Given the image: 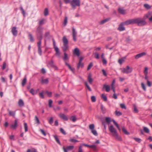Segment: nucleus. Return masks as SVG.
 I'll list each match as a JSON object with an SVG mask.
<instances>
[{
  "mask_svg": "<svg viewBox=\"0 0 152 152\" xmlns=\"http://www.w3.org/2000/svg\"><path fill=\"white\" fill-rule=\"evenodd\" d=\"M109 131L111 133L112 135L115 139L119 141L122 140V139L118 134L116 129L114 127L113 125H111L108 127Z\"/></svg>",
  "mask_w": 152,
  "mask_h": 152,
  "instance_id": "obj_1",
  "label": "nucleus"
},
{
  "mask_svg": "<svg viewBox=\"0 0 152 152\" xmlns=\"http://www.w3.org/2000/svg\"><path fill=\"white\" fill-rule=\"evenodd\" d=\"M72 8L75 9L76 6H79L80 5V0H72L70 3Z\"/></svg>",
  "mask_w": 152,
  "mask_h": 152,
  "instance_id": "obj_2",
  "label": "nucleus"
},
{
  "mask_svg": "<svg viewBox=\"0 0 152 152\" xmlns=\"http://www.w3.org/2000/svg\"><path fill=\"white\" fill-rule=\"evenodd\" d=\"M136 23L139 26H142L145 25L146 22L144 19L142 18H136Z\"/></svg>",
  "mask_w": 152,
  "mask_h": 152,
  "instance_id": "obj_3",
  "label": "nucleus"
},
{
  "mask_svg": "<svg viewBox=\"0 0 152 152\" xmlns=\"http://www.w3.org/2000/svg\"><path fill=\"white\" fill-rule=\"evenodd\" d=\"M62 40L63 42V49L64 51H66L68 48V40L65 37H63Z\"/></svg>",
  "mask_w": 152,
  "mask_h": 152,
  "instance_id": "obj_4",
  "label": "nucleus"
},
{
  "mask_svg": "<svg viewBox=\"0 0 152 152\" xmlns=\"http://www.w3.org/2000/svg\"><path fill=\"white\" fill-rule=\"evenodd\" d=\"M132 71V68L128 66L122 69V72L124 73L129 74L131 73Z\"/></svg>",
  "mask_w": 152,
  "mask_h": 152,
  "instance_id": "obj_5",
  "label": "nucleus"
},
{
  "mask_svg": "<svg viewBox=\"0 0 152 152\" xmlns=\"http://www.w3.org/2000/svg\"><path fill=\"white\" fill-rule=\"evenodd\" d=\"M95 126L94 124H90L89 126V129L91 131V132L95 136H97L98 133L96 130L94 129Z\"/></svg>",
  "mask_w": 152,
  "mask_h": 152,
  "instance_id": "obj_6",
  "label": "nucleus"
},
{
  "mask_svg": "<svg viewBox=\"0 0 152 152\" xmlns=\"http://www.w3.org/2000/svg\"><path fill=\"white\" fill-rule=\"evenodd\" d=\"M136 18L128 20L124 22V25H127L129 24H133L136 23Z\"/></svg>",
  "mask_w": 152,
  "mask_h": 152,
  "instance_id": "obj_7",
  "label": "nucleus"
},
{
  "mask_svg": "<svg viewBox=\"0 0 152 152\" xmlns=\"http://www.w3.org/2000/svg\"><path fill=\"white\" fill-rule=\"evenodd\" d=\"M42 39V36H41L40 39L39 41L37 42V45L38 47V52L40 55H41L42 54V50L41 47V40Z\"/></svg>",
  "mask_w": 152,
  "mask_h": 152,
  "instance_id": "obj_8",
  "label": "nucleus"
},
{
  "mask_svg": "<svg viewBox=\"0 0 152 152\" xmlns=\"http://www.w3.org/2000/svg\"><path fill=\"white\" fill-rule=\"evenodd\" d=\"M74 146L73 145H70L67 146L65 148L64 147H63V149L64 152H68V151L72 150L73 149Z\"/></svg>",
  "mask_w": 152,
  "mask_h": 152,
  "instance_id": "obj_9",
  "label": "nucleus"
},
{
  "mask_svg": "<svg viewBox=\"0 0 152 152\" xmlns=\"http://www.w3.org/2000/svg\"><path fill=\"white\" fill-rule=\"evenodd\" d=\"M18 126V121L16 119L14 121V123L10 125V128L13 129H16Z\"/></svg>",
  "mask_w": 152,
  "mask_h": 152,
  "instance_id": "obj_10",
  "label": "nucleus"
},
{
  "mask_svg": "<svg viewBox=\"0 0 152 152\" xmlns=\"http://www.w3.org/2000/svg\"><path fill=\"white\" fill-rule=\"evenodd\" d=\"M146 53L145 52H143L135 56V58L136 59H138L140 57H142L143 56L146 55Z\"/></svg>",
  "mask_w": 152,
  "mask_h": 152,
  "instance_id": "obj_11",
  "label": "nucleus"
},
{
  "mask_svg": "<svg viewBox=\"0 0 152 152\" xmlns=\"http://www.w3.org/2000/svg\"><path fill=\"white\" fill-rule=\"evenodd\" d=\"M124 22L121 23L119 26L118 28V30L120 31H122L125 30V28L124 26Z\"/></svg>",
  "mask_w": 152,
  "mask_h": 152,
  "instance_id": "obj_12",
  "label": "nucleus"
},
{
  "mask_svg": "<svg viewBox=\"0 0 152 152\" xmlns=\"http://www.w3.org/2000/svg\"><path fill=\"white\" fill-rule=\"evenodd\" d=\"M77 32L75 31V29L74 28H72V36H73V40L75 42L76 41V36H77Z\"/></svg>",
  "mask_w": 152,
  "mask_h": 152,
  "instance_id": "obj_13",
  "label": "nucleus"
},
{
  "mask_svg": "<svg viewBox=\"0 0 152 152\" xmlns=\"http://www.w3.org/2000/svg\"><path fill=\"white\" fill-rule=\"evenodd\" d=\"M43 28L40 26H39L37 28L36 33L37 34H41L42 32Z\"/></svg>",
  "mask_w": 152,
  "mask_h": 152,
  "instance_id": "obj_14",
  "label": "nucleus"
},
{
  "mask_svg": "<svg viewBox=\"0 0 152 152\" xmlns=\"http://www.w3.org/2000/svg\"><path fill=\"white\" fill-rule=\"evenodd\" d=\"M11 32L14 36H16L17 35L18 31L16 30V27H14L12 28Z\"/></svg>",
  "mask_w": 152,
  "mask_h": 152,
  "instance_id": "obj_15",
  "label": "nucleus"
},
{
  "mask_svg": "<svg viewBox=\"0 0 152 152\" xmlns=\"http://www.w3.org/2000/svg\"><path fill=\"white\" fill-rule=\"evenodd\" d=\"M59 116L61 118L65 121H67L68 119V117L64 114H60L59 115Z\"/></svg>",
  "mask_w": 152,
  "mask_h": 152,
  "instance_id": "obj_16",
  "label": "nucleus"
},
{
  "mask_svg": "<svg viewBox=\"0 0 152 152\" xmlns=\"http://www.w3.org/2000/svg\"><path fill=\"white\" fill-rule=\"evenodd\" d=\"M103 88H105V91L108 92L110 91V87L109 85L104 84L103 86Z\"/></svg>",
  "mask_w": 152,
  "mask_h": 152,
  "instance_id": "obj_17",
  "label": "nucleus"
},
{
  "mask_svg": "<svg viewBox=\"0 0 152 152\" xmlns=\"http://www.w3.org/2000/svg\"><path fill=\"white\" fill-rule=\"evenodd\" d=\"M73 53L74 54L76 55L77 56H79L80 55V52L79 49L77 48H75L73 51Z\"/></svg>",
  "mask_w": 152,
  "mask_h": 152,
  "instance_id": "obj_18",
  "label": "nucleus"
},
{
  "mask_svg": "<svg viewBox=\"0 0 152 152\" xmlns=\"http://www.w3.org/2000/svg\"><path fill=\"white\" fill-rule=\"evenodd\" d=\"M88 81L90 84H92L93 80L91 78V75L89 74L88 77Z\"/></svg>",
  "mask_w": 152,
  "mask_h": 152,
  "instance_id": "obj_19",
  "label": "nucleus"
},
{
  "mask_svg": "<svg viewBox=\"0 0 152 152\" xmlns=\"http://www.w3.org/2000/svg\"><path fill=\"white\" fill-rule=\"evenodd\" d=\"M126 58V57H124L118 60V63L120 64H122L125 61V60Z\"/></svg>",
  "mask_w": 152,
  "mask_h": 152,
  "instance_id": "obj_20",
  "label": "nucleus"
},
{
  "mask_svg": "<svg viewBox=\"0 0 152 152\" xmlns=\"http://www.w3.org/2000/svg\"><path fill=\"white\" fill-rule=\"evenodd\" d=\"M56 52V54L58 56H59L60 55V52H59V49L57 47H56L54 48Z\"/></svg>",
  "mask_w": 152,
  "mask_h": 152,
  "instance_id": "obj_21",
  "label": "nucleus"
},
{
  "mask_svg": "<svg viewBox=\"0 0 152 152\" xmlns=\"http://www.w3.org/2000/svg\"><path fill=\"white\" fill-rule=\"evenodd\" d=\"M118 11L119 13L122 14H124L125 13V11L123 8H118Z\"/></svg>",
  "mask_w": 152,
  "mask_h": 152,
  "instance_id": "obj_22",
  "label": "nucleus"
},
{
  "mask_svg": "<svg viewBox=\"0 0 152 152\" xmlns=\"http://www.w3.org/2000/svg\"><path fill=\"white\" fill-rule=\"evenodd\" d=\"M18 105L20 107H23L24 105V103L23 100L20 99L18 101Z\"/></svg>",
  "mask_w": 152,
  "mask_h": 152,
  "instance_id": "obj_23",
  "label": "nucleus"
},
{
  "mask_svg": "<svg viewBox=\"0 0 152 152\" xmlns=\"http://www.w3.org/2000/svg\"><path fill=\"white\" fill-rule=\"evenodd\" d=\"M8 110L9 112V114L10 115L12 116L13 117L15 116V111H12L9 110Z\"/></svg>",
  "mask_w": 152,
  "mask_h": 152,
  "instance_id": "obj_24",
  "label": "nucleus"
},
{
  "mask_svg": "<svg viewBox=\"0 0 152 152\" xmlns=\"http://www.w3.org/2000/svg\"><path fill=\"white\" fill-rule=\"evenodd\" d=\"M48 65L50 66L53 67V66H54L55 64H54L53 61L51 60L48 62Z\"/></svg>",
  "mask_w": 152,
  "mask_h": 152,
  "instance_id": "obj_25",
  "label": "nucleus"
},
{
  "mask_svg": "<svg viewBox=\"0 0 152 152\" xmlns=\"http://www.w3.org/2000/svg\"><path fill=\"white\" fill-rule=\"evenodd\" d=\"M28 36L30 41L31 42H33L34 41V39L32 34L30 33H29Z\"/></svg>",
  "mask_w": 152,
  "mask_h": 152,
  "instance_id": "obj_26",
  "label": "nucleus"
},
{
  "mask_svg": "<svg viewBox=\"0 0 152 152\" xmlns=\"http://www.w3.org/2000/svg\"><path fill=\"white\" fill-rule=\"evenodd\" d=\"M33 95H34L37 94V92L33 89H31L29 91Z\"/></svg>",
  "mask_w": 152,
  "mask_h": 152,
  "instance_id": "obj_27",
  "label": "nucleus"
},
{
  "mask_svg": "<svg viewBox=\"0 0 152 152\" xmlns=\"http://www.w3.org/2000/svg\"><path fill=\"white\" fill-rule=\"evenodd\" d=\"M105 121L107 124H109L112 121V120L110 118L106 117L105 118Z\"/></svg>",
  "mask_w": 152,
  "mask_h": 152,
  "instance_id": "obj_28",
  "label": "nucleus"
},
{
  "mask_svg": "<svg viewBox=\"0 0 152 152\" xmlns=\"http://www.w3.org/2000/svg\"><path fill=\"white\" fill-rule=\"evenodd\" d=\"M24 128L25 132H27L28 131V127L27 124L26 123H24Z\"/></svg>",
  "mask_w": 152,
  "mask_h": 152,
  "instance_id": "obj_29",
  "label": "nucleus"
},
{
  "mask_svg": "<svg viewBox=\"0 0 152 152\" xmlns=\"http://www.w3.org/2000/svg\"><path fill=\"white\" fill-rule=\"evenodd\" d=\"M85 84L86 87L87 88V89L88 90L90 91H91V89L90 87L88 85V83L86 82H85Z\"/></svg>",
  "mask_w": 152,
  "mask_h": 152,
  "instance_id": "obj_30",
  "label": "nucleus"
},
{
  "mask_svg": "<svg viewBox=\"0 0 152 152\" xmlns=\"http://www.w3.org/2000/svg\"><path fill=\"white\" fill-rule=\"evenodd\" d=\"M26 80H27L26 77H25L22 83V86H23L25 85L26 82Z\"/></svg>",
  "mask_w": 152,
  "mask_h": 152,
  "instance_id": "obj_31",
  "label": "nucleus"
},
{
  "mask_svg": "<svg viewBox=\"0 0 152 152\" xmlns=\"http://www.w3.org/2000/svg\"><path fill=\"white\" fill-rule=\"evenodd\" d=\"M48 8H45L44 11V15L45 16H46L48 15Z\"/></svg>",
  "mask_w": 152,
  "mask_h": 152,
  "instance_id": "obj_32",
  "label": "nucleus"
},
{
  "mask_svg": "<svg viewBox=\"0 0 152 152\" xmlns=\"http://www.w3.org/2000/svg\"><path fill=\"white\" fill-rule=\"evenodd\" d=\"M27 152H37V151L34 148H32L31 150L30 149H28Z\"/></svg>",
  "mask_w": 152,
  "mask_h": 152,
  "instance_id": "obj_33",
  "label": "nucleus"
},
{
  "mask_svg": "<svg viewBox=\"0 0 152 152\" xmlns=\"http://www.w3.org/2000/svg\"><path fill=\"white\" fill-rule=\"evenodd\" d=\"M42 82L43 83H48V78L45 79H42Z\"/></svg>",
  "mask_w": 152,
  "mask_h": 152,
  "instance_id": "obj_34",
  "label": "nucleus"
},
{
  "mask_svg": "<svg viewBox=\"0 0 152 152\" xmlns=\"http://www.w3.org/2000/svg\"><path fill=\"white\" fill-rule=\"evenodd\" d=\"M148 68L147 67H145V68L144 70V73L145 75H148Z\"/></svg>",
  "mask_w": 152,
  "mask_h": 152,
  "instance_id": "obj_35",
  "label": "nucleus"
},
{
  "mask_svg": "<svg viewBox=\"0 0 152 152\" xmlns=\"http://www.w3.org/2000/svg\"><path fill=\"white\" fill-rule=\"evenodd\" d=\"M54 137L55 140H56V142L59 144H60V142L58 139V138L57 137V136L56 135H54Z\"/></svg>",
  "mask_w": 152,
  "mask_h": 152,
  "instance_id": "obj_36",
  "label": "nucleus"
},
{
  "mask_svg": "<svg viewBox=\"0 0 152 152\" xmlns=\"http://www.w3.org/2000/svg\"><path fill=\"white\" fill-rule=\"evenodd\" d=\"M143 130L144 131L147 133H148L149 132V129L147 127H143Z\"/></svg>",
  "mask_w": 152,
  "mask_h": 152,
  "instance_id": "obj_37",
  "label": "nucleus"
},
{
  "mask_svg": "<svg viewBox=\"0 0 152 152\" xmlns=\"http://www.w3.org/2000/svg\"><path fill=\"white\" fill-rule=\"evenodd\" d=\"M45 20L43 19L42 20H40L39 21V25H42L44 23L45 21Z\"/></svg>",
  "mask_w": 152,
  "mask_h": 152,
  "instance_id": "obj_38",
  "label": "nucleus"
},
{
  "mask_svg": "<svg viewBox=\"0 0 152 152\" xmlns=\"http://www.w3.org/2000/svg\"><path fill=\"white\" fill-rule=\"evenodd\" d=\"M67 23V18L66 17H65V18L64 22V26H65L66 25Z\"/></svg>",
  "mask_w": 152,
  "mask_h": 152,
  "instance_id": "obj_39",
  "label": "nucleus"
},
{
  "mask_svg": "<svg viewBox=\"0 0 152 152\" xmlns=\"http://www.w3.org/2000/svg\"><path fill=\"white\" fill-rule=\"evenodd\" d=\"M122 130L123 132H124V133L125 134H129V133L127 132L126 130L124 128H123Z\"/></svg>",
  "mask_w": 152,
  "mask_h": 152,
  "instance_id": "obj_40",
  "label": "nucleus"
},
{
  "mask_svg": "<svg viewBox=\"0 0 152 152\" xmlns=\"http://www.w3.org/2000/svg\"><path fill=\"white\" fill-rule=\"evenodd\" d=\"M46 94L48 95V96L49 97H51L52 95V93L51 92H49L48 91H45Z\"/></svg>",
  "mask_w": 152,
  "mask_h": 152,
  "instance_id": "obj_41",
  "label": "nucleus"
},
{
  "mask_svg": "<svg viewBox=\"0 0 152 152\" xmlns=\"http://www.w3.org/2000/svg\"><path fill=\"white\" fill-rule=\"evenodd\" d=\"M93 66V63L92 62L90 63L88 66V68H87V70H89V69H90Z\"/></svg>",
  "mask_w": 152,
  "mask_h": 152,
  "instance_id": "obj_42",
  "label": "nucleus"
},
{
  "mask_svg": "<svg viewBox=\"0 0 152 152\" xmlns=\"http://www.w3.org/2000/svg\"><path fill=\"white\" fill-rule=\"evenodd\" d=\"M141 86L143 90L144 91H145L146 90V88L144 83H141Z\"/></svg>",
  "mask_w": 152,
  "mask_h": 152,
  "instance_id": "obj_43",
  "label": "nucleus"
},
{
  "mask_svg": "<svg viewBox=\"0 0 152 152\" xmlns=\"http://www.w3.org/2000/svg\"><path fill=\"white\" fill-rule=\"evenodd\" d=\"M53 103V101L51 99H49L48 101V105L50 107H52V104Z\"/></svg>",
  "mask_w": 152,
  "mask_h": 152,
  "instance_id": "obj_44",
  "label": "nucleus"
},
{
  "mask_svg": "<svg viewBox=\"0 0 152 152\" xmlns=\"http://www.w3.org/2000/svg\"><path fill=\"white\" fill-rule=\"evenodd\" d=\"M102 97L104 99V100L106 101H107V98L106 96L104 94H102Z\"/></svg>",
  "mask_w": 152,
  "mask_h": 152,
  "instance_id": "obj_45",
  "label": "nucleus"
},
{
  "mask_svg": "<svg viewBox=\"0 0 152 152\" xmlns=\"http://www.w3.org/2000/svg\"><path fill=\"white\" fill-rule=\"evenodd\" d=\"M101 108L102 113H105L106 109L102 105L101 106Z\"/></svg>",
  "mask_w": 152,
  "mask_h": 152,
  "instance_id": "obj_46",
  "label": "nucleus"
},
{
  "mask_svg": "<svg viewBox=\"0 0 152 152\" xmlns=\"http://www.w3.org/2000/svg\"><path fill=\"white\" fill-rule=\"evenodd\" d=\"M60 131L61 132V133H62L64 135H66V133L65 131L64 130V129H63L62 128H60Z\"/></svg>",
  "mask_w": 152,
  "mask_h": 152,
  "instance_id": "obj_47",
  "label": "nucleus"
},
{
  "mask_svg": "<svg viewBox=\"0 0 152 152\" xmlns=\"http://www.w3.org/2000/svg\"><path fill=\"white\" fill-rule=\"evenodd\" d=\"M81 62V60H80L77 66V68L78 69H79L81 66H82Z\"/></svg>",
  "mask_w": 152,
  "mask_h": 152,
  "instance_id": "obj_48",
  "label": "nucleus"
},
{
  "mask_svg": "<svg viewBox=\"0 0 152 152\" xmlns=\"http://www.w3.org/2000/svg\"><path fill=\"white\" fill-rule=\"evenodd\" d=\"M68 58V56L66 53H64V60H67Z\"/></svg>",
  "mask_w": 152,
  "mask_h": 152,
  "instance_id": "obj_49",
  "label": "nucleus"
},
{
  "mask_svg": "<svg viewBox=\"0 0 152 152\" xmlns=\"http://www.w3.org/2000/svg\"><path fill=\"white\" fill-rule=\"evenodd\" d=\"M95 57L96 59H99V54L97 53H95Z\"/></svg>",
  "mask_w": 152,
  "mask_h": 152,
  "instance_id": "obj_50",
  "label": "nucleus"
},
{
  "mask_svg": "<svg viewBox=\"0 0 152 152\" xmlns=\"http://www.w3.org/2000/svg\"><path fill=\"white\" fill-rule=\"evenodd\" d=\"M69 141L71 142H79V141H78L77 140L74 139H70L69 140Z\"/></svg>",
  "mask_w": 152,
  "mask_h": 152,
  "instance_id": "obj_51",
  "label": "nucleus"
},
{
  "mask_svg": "<svg viewBox=\"0 0 152 152\" xmlns=\"http://www.w3.org/2000/svg\"><path fill=\"white\" fill-rule=\"evenodd\" d=\"M120 106L122 108L124 109H126V106L125 105V104H120Z\"/></svg>",
  "mask_w": 152,
  "mask_h": 152,
  "instance_id": "obj_52",
  "label": "nucleus"
},
{
  "mask_svg": "<svg viewBox=\"0 0 152 152\" xmlns=\"http://www.w3.org/2000/svg\"><path fill=\"white\" fill-rule=\"evenodd\" d=\"M72 121L73 122H75L76 120V118L75 116H72L71 117Z\"/></svg>",
  "mask_w": 152,
  "mask_h": 152,
  "instance_id": "obj_53",
  "label": "nucleus"
},
{
  "mask_svg": "<svg viewBox=\"0 0 152 152\" xmlns=\"http://www.w3.org/2000/svg\"><path fill=\"white\" fill-rule=\"evenodd\" d=\"M144 7H145V8L147 9H149L151 7L150 5H149L148 4H144Z\"/></svg>",
  "mask_w": 152,
  "mask_h": 152,
  "instance_id": "obj_54",
  "label": "nucleus"
},
{
  "mask_svg": "<svg viewBox=\"0 0 152 152\" xmlns=\"http://www.w3.org/2000/svg\"><path fill=\"white\" fill-rule=\"evenodd\" d=\"M134 140L137 142H140L141 141V140L139 138H134Z\"/></svg>",
  "mask_w": 152,
  "mask_h": 152,
  "instance_id": "obj_55",
  "label": "nucleus"
},
{
  "mask_svg": "<svg viewBox=\"0 0 152 152\" xmlns=\"http://www.w3.org/2000/svg\"><path fill=\"white\" fill-rule=\"evenodd\" d=\"M91 100L92 102H95L96 101L95 97L94 96H92L91 97Z\"/></svg>",
  "mask_w": 152,
  "mask_h": 152,
  "instance_id": "obj_56",
  "label": "nucleus"
},
{
  "mask_svg": "<svg viewBox=\"0 0 152 152\" xmlns=\"http://www.w3.org/2000/svg\"><path fill=\"white\" fill-rule=\"evenodd\" d=\"M147 84L148 87H150L151 86V83L149 80H148L147 82Z\"/></svg>",
  "mask_w": 152,
  "mask_h": 152,
  "instance_id": "obj_57",
  "label": "nucleus"
},
{
  "mask_svg": "<svg viewBox=\"0 0 152 152\" xmlns=\"http://www.w3.org/2000/svg\"><path fill=\"white\" fill-rule=\"evenodd\" d=\"M35 120L36 121V123L37 124H39L40 123V122L37 116H35Z\"/></svg>",
  "mask_w": 152,
  "mask_h": 152,
  "instance_id": "obj_58",
  "label": "nucleus"
},
{
  "mask_svg": "<svg viewBox=\"0 0 152 152\" xmlns=\"http://www.w3.org/2000/svg\"><path fill=\"white\" fill-rule=\"evenodd\" d=\"M102 62L103 64L104 65L106 64L107 63V61L104 58H103V59L102 60Z\"/></svg>",
  "mask_w": 152,
  "mask_h": 152,
  "instance_id": "obj_59",
  "label": "nucleus"
},
{
  "mask_svg": "<svg viewBox=\"0 0 152 152\" xmlns=\"http://www.w3.org/2000/svg\"><path fill=\"white\" fill-rule=\"evenodd\" d=\"M90 148H91L93 149L94 150H96V146L94 145H90L89 147Z\"/></svg>",
  "mask_w": 152,
  "mask_h": 152,
  "instance_id": "obj_60",
  "label": "nucleus"
},
{
  "mask_svg": "<svg viewBox=\"0 0 152 152\" xmlns=\"http://www.w3.org/2000/svg\"><path fill=\"white\" fill-rule=\"evenodd\" d=\"M53 122V119L52 117H51L50 118L49 121V123L50 124H51Z\"/></svg>",
  "mask_w": 152,
  "mask_h": 152,
  "instance_id": "obj_61",
  "label": "nucleus"
},
{
  "mask_svg": "<svg viewBox=\"0 0 152 152\" xmlns=\"http://www.w3.org/2000/svg\"><path fill=\"white\" fill-rule=\"evenodd\" d=\"M39 96L41 98L43 99L44 98L43 93V92L40 93H39Z\"/></svg>",
  "mask_w": 152,
  "mask_h": 152,
  "instance_id": "obj_62",
  "label": "nucleus"
},
{
  "mask_svg": "<svg viewBox=\"0 0 152 152\" xmlns=\"http://www.w3.org/2000/svg\"><path fill=\"white\" fill-rule=\"evenodd\" d=\"M115 114L116 115L118 116H120L122 114V113L121 112L117 111L115 112Z\"/></svg>",
  "mask_w": 152,
  "mask_h": 152,
  "instance_id": "obj_63",
  "label": "nucleus"
},
{
  "mask_svg": "<svg viewBox=\"0 0 152 152\" xmlns=\"http://www.w3.org/2000/svg\"><path fill=\"white\" fill-rule=\"evenodd\" d=\"M40 132H41V133L44 136H45L46 135L45 132L42 129H40Z\"/></svg>",
  "mask_w": 152,
  "mask_h": 152,
  "instance_id": "obj_64",
  "label": "nucleus"
}]
</instances>
